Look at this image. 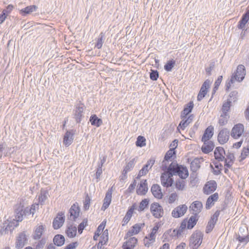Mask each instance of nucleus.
<instances>
[{"mask_svg":"<svg viewBox=\"0 0 249 249\" xmlns=\"http://www.w3.org/2000/svg\"><path fill=\"white\" fill-rule=\"evenodd\" d=\"M161 169L163 171L168 170L170 172V176L178 175L181 179H185L189 176L187 167L184 165H179L176 162H172L168 167L165 161L162 162Z\"/></svg>","mask_w":249,"mask_h":249,"instance_id":"obj_1","label":"nucleus"},{"mask_svg":"<svg viewBox=\"0 0 249 249\" xmlns=\"http://www.w3.org/2000/svg\"><path fill=\"white\" fill-rule=\"evenodd\" d=\"M86 107L81 100H77L72 110V118L76 124L81 123L85 117V111Z\"/></svg>","mask_w":249,"mask_h":249,"instance_id":"obj_2","label":"nucleus"},{"mask_svg":"<svg viewBox=\"0 0 249 249\" xmlns=\"http://www.w3.org/2000/svg\"><path fill=\"white\" fill-rule=\"evenodd\" d=\"M203 238V233L196 230L191 235L189 240V247L191 249H197L201 245Z\"/></svg>","mask_w":249,"mask_h":249,"instance_id":"obj_3","label":"nucleus"},{"mask_svg":"<svg viewBox=\"0 0 249 249\" xmlns=\"http://www.w3.org/2000/svg\"><path fill=\"white\" fill-rule=\"evenodd\" d=\"M234 238L240 244L246 245L249 242V231L248 228L240 227L237 233H235Z\"/></svg>","mask_w":249,"mask_h":249,"instance_id":"obj_4","label":"nucleus"},{"mask_svg":"<svg viewBox=\"0 0 249 249\" xmlns=\"http://www.w3.org/2000/svg\"><path fill=\"white\" fill-rule=\"evenodd\" d=\"M22 203L17 204L14 206L15 217L17 222H21L24 218L28 215V211Z\"/></svg>","mask_w":249,"mask_h":249,"instance_id":"obj_5","label":"nucleus"},{"mask_svg":"<svg viewBox=\"0 0 249 249\" xmlns=\"http://www.w3.org/2000/svg\"><path fill=\"white\" fill-rule=\"evenodd\" d=\"M173 176H170V172L168 170H165L161 174L160 176V181L161 185L166 188L171 187L174 182Z\"/></svg>","mask_w":249,"mask_h":249,"instance_id":"obj_6","label":"nucleus"},{"mask_svg":"<svg viewBox=\"0 0 249 249\" xmlns=\"http://www.w3.org/2000/svg\"><path fill=\"white\" fill-rule=\"evenodd\" d=\"M150 211L153 216L156 218L162 217L164 214L162 206L157 202H154L150 206Z\"/></svg>","mask_w":249,"mask_h":249,"instance_id":"obj_7","label":"nucleus"},{"mask_svg":"<svg viewBox=\"0 0 249 249\" xmlns=\"http://www.w3.org/2000/svg\"><path fill=\"white\" fill-rule=\"evenodd\" d=\"M80 212V208L77 202L74 203L71 207L69 211L68 218L73 221H76L79 217Z\"/></svg>","mask_w":249,"mask_h":249,"instance_id":"obj_8","label":"nucleus"},{"mask_svg":"<svg viewBox=\"0 0 249 249\" xmlns=\"http://www.w3.org/2000/svg\"><path fill=\"white\" fill-rule=\"evenodd\" d=\"M230 131L226 128H223L220 130L217 136V141L220 144L226 143L229 139Z\"/></svg>","mask_w":249,"mask_h":249,"instance_id":"obj_9","label":"nucleus"},{"mask_svg":"<svg viewBox=\"0 0 249 249\" xmlns=\"http://www.w3.org/2000/svg\"><path fill=\"white\" fill-rule=\"evenodd\" d=\"M28 241V238L25 231L20 232L17 237L16 241V248L17 249H22Z\"/></svg>","mask_w":249,"mask_h":249,"instance_id":"obj_10","label":"nucleus"},{"mask_svg":"<svg viewBox=\"0 0 249 249\" xmlns=\"http://www.w3.org/2000/svg\"><path fill=\"white\" fill-rule=\"evenodd\" d=\"M64 222V213L63 212H60L57 214V216L53 220V229L57 230L63 226Z\"/></svg>","mask_w":249,"mask_h":249,"instance_id":"obj_11","label":"nucleus"},{"mask_svg":"<svg viewBox=\"0 0 249 249\" xmlns=\"http://www.w3.org/2000/svg\"><path fill=\"white\" fill-rule=\"evenodd\" d=\"M187 209V206L185 204L180 205L172 211V216L175 218L180 217L184 215Z\"/></svg>","mask_w":249,"mask_h":249,"instance_id":"obj_12","label":"nucleus"},{"mask_svg":"<svg viewBox=\"0 0 249 249\" xmlns=\"http://www.w3.org/2000/svg\"><path fill=\"white\" fill-rule=\"evenodd\" d=\"M210 81L209 79L206 80L203 83L197 96V101H201L206 96L210 88Z\"/></svg>","mask_w":249,"mask_h":249,"instance_id":"obj_13","label":"nucleus"},{"mask_svg":"<svg viewBox=\"0 0 249 249\" xmlns=\"http://www.w3.org/2000/svg\"><path fill=\"white\" fill-rule=\"evenodd\" d=\"M244 127L242 124H237L232 128L231 135L234 139L239 138L243 134Z\"/></svg>","mask_w":249,"mask_h":249,"instance_id":"obj_14","label":"nucleus"},{"mask_svg":"<svg viewBox=\"0 0 249 249\" xmlns=\"http://www.w3.org/2000/svg\"><path fill=\"white\" fill-rule=\"evenodd\" d=\"M217 188V183L214 180L208 181L205 185L203 190L204 193L206 195H209L214 192Z\"/></svg>","mask_w":249,"mask_h":249,"instance_id":"obj_15","label":"nucleus"},{"mask_svg":"<svg viewBox=\"0 0 249 249\" xmlns=\"http://www.w3.org/2000/svg\"><path fill=\"white\" fill-rule=\"evenodd\" d=\"M74 132L73 129L67 130L63 138V143L66 146H69L73 142Z\"/></svg>","mask_w":249,"mask_h":249,"instance_id":"obj_16","label":"nucleus"},{"mask_svg":"<svg viewBox=\"0 0 249 249\" xmlns=\"http://www.w3.org/2000/svg\"><path fill=\"white\" fill-rule=\"evenodd\" d=\"M112 194V187L109 189L106 194V196L103 200V204L101 208L102 211H105L109 206L111 201Z\"/></svg>","mask_w":249,"mask_h":249,"instance_id":"obj_17","label":"nucleus"},{"mask_svg":"<svg viewBox=\"0 0 249 249\" xmlns=\"http://www.w3.org/2000/svg\"><path fill=\"white\" fill-rule=\"evenodd\" d=\"M136 209V204H133L131 206L128 208L126 212L125 215L122 221V226H125L131 219L134 210Z\"/></svg>","mask_w":249,"mask_h":249,"instance_id":"obj_18","label":"nucleus"},{"mask_svg":"<svg viewBox=\"0 0 249 249\" xmlns=\"http://www.w3.org/2000/svg\"><path fill=\"white\" fill-rule=\"evenodd\" d=\"M194 118V114H190L188 117L181 118L182 120L179 124L178 126V129H181L184 130L185 128L192 122Z\"/></svg>","mask_w":249,"mask_h":249,"instance_id":"obj_19","label":"nucleus"},{"mask_svg":"<svg viewBox=\"0 0 249 249\" xmlns=\"http://www.w3.org/2000/svg\"><path fill=\"white\" fill-rule=\"evenodd\" d=\"M203 207L202 202L199 201H194L190 206V209L193 211V214L197 215L201 211Z\"/></svg>","mask_w":249,"mask_h":249,"instance_id":"obj_20","label":"nucleus"},{"mask_svg":"<svg viewBox=\"0 0 249 249\" xmlns=\"http://www.w3.org/2000/svg\"><path fill=\"white\" fill-rule=\"evenodd\" d=\"M224 155H226L224 149L221 146L216 147L214 151L215 159L218 161H222L225 160Z\"/></svg>","mask_w":249,"mask_h":249,"instance_id":"obj_21","label":"nucleus"},{"mask_svg":"<svg viewBox=\"0 0 249 249\" xmlns=\"http://www.w3.org/2000/svg\"><path fill=\"white\" fill-rule=\"evenodd\" d=\"M177 229H175L173 230L169 229L165 232L163 234L164 238L163 241H169L172 238H178L179 237L178 235H177Z\"/></svg>","mask_w":249,"mask_h":249,"instance_id":"obj_22","label":"nucleus"},{"mask_svg":"<svg viewBox=\"0 0 249 249\" xmlns=\"http://www.w3.org/2000/svg\"><path fill=\"white\" fill-rule=\"evenodd\" d=\"M234 73L237 74V77L235 80L238 82H241L245 78L246 75V70L245 66L243 65H239L237 66L236 72Z\"/></svg>","mask_w":249,"mask_h":249,"instance_id":"obj_23","label":"nucleus"},{"mask_svg":"<svg viewBox=\"0 0 249 249\" xmlns=\"http://www.w3.org/2000/svg\"><path fill=\"white\" fill-rule=\"evenodd\" d=\"M204 143L201 147V151L204 154H208L212 151L214 147V144L213 142L202 141Z\"/></svg>","mask_w":249,"mask_h":249,"instance_id":"obj_24","label":"nucleus"},{"mask_svg":"<svg viewBox=\"0 0 249 249\" xmlns=\"http://www.w3.org/2000/svg\"><path fill=\"white\" fill-rule=\"evenodd\" d=\"M148 191L147 184L146 180H142L137 189V194L138 195L143 196L145 195Z\"/></svg>","mask_w":249,"mask_h":249,"instance_id":"obj_25","label":"nucleus"},{"mask_svg":"<svg viewBox=\"0 0 249 249\" xmlns=\"http://www.w3.org/2000/svg\"><path fill=\"white\" fill-rule=\"evenodd\" d=\"M214 128L213 126L210 125L206 128L204 131V134L202 136V141H209L213 135Z\"/></svg>","mask_w":249,"mask_h":249,"instance_id":"obj_26","label":"nucleus"},{"mask_svg":"<svg viewBox=\"0 0 249 249\" xmlns=\"http://www.w3.org/2000/svg\"><path fill=\"white\" fill-rule=\"evenodd\" d=\"M137 239L135 237H130L128 240L124 242L122 248L123 249H133L137 244Z\"/></svg>","mask_w":249,"mask_h":249,"instance_id":"obj_27","label":"nucleus"},{"mask_svg":"<svg viewBox=\"0 0 249 249\" xmlns=\"http://www.w3.org/2000/svg\"><path fill=\"white\" fill-rule=\"evenodd\" d=\"M151 191L155 197L158 199L162 198L163 195L159 185L157 184H153L151 188Z\"/></svg>","mask_w":249,"mask_h":249,"instance_id":"obj_28","label":"nucleus"},{"mask_svg":"<svg viewBox=\"0 0 249 249\" xmlns=\"http://www.w3.org/2000/svg\"><path fill=\"white\" fill-rule=\"evenodd\" d=\"M194 106V103L193 101H190L188 104H186L181 113V118H186V117L192 112Z\"/></svg>","mask_w":249,"mask_h":249,"instance_id":"obj_29","label":"nucleus"},{"mask_svg":"<svg viewBox=\"0 0 249 249\" xmlns=\"http://www.w3.org/2000/svg\"><path fill=\"white\" fill-rule=\"evenodd\" d=\"M218 194L215 193L211 195L207 199L206 202V209L208 210L214 204V202L216 201L218 199Z\"/></svg>","mask_w":249,"mask_h":249,"instance_id":"obj_30","label":"nucleus"},{"mask_svg":"<svg viewBox=\"0 0 249 249\" xmlns=\"http://www.w3.org/2000/svg\"><path fill=\"white\" fill-rule=\"evenodd\" d=\"M66 234L69 238L74 237L77 233V228L76 226L72 224L68 225L66 230Z\"/></svg>","mask_w":249,"mask_h":249,"instance_id":"obj_31","label":"nucleus"},{"mask_svg":"<svg viewBox=\"0 0 249 249\" xmlns=\"http://www.w3.org/2000/svg\"><path fill=\"white\" fill-rule=\"evenodd\" d=\"M37 8V7L36 5H29L21 9L19 11V13L22 16H26L27 15L29 14L34 11H36Z\"/></svg>","mask_w":249,"mask_h":249,"instance_id":"obj_32","label":"nucleus"},{"mask_svg":"<svg viewBox=\"0 0 249 249\" xmlns=\"http://www.w3.org/2000/svg\"><path fill=\"white\" fill-rule=\"evenodd\" d=\"M89 122L91 124L96 127H99L103 124V121L99 118L96 114H92L89 118Z\"/></svg>","mask_w":249,"mask_h":249,"instance_id":"obj_33","label":"nucleus"},{"mask_svg":"<svg viewBox=\"0 0 249 249\" xmlns=\"http://www.w3.org/2000/svg\"><path fill=\"white\" fill-rule=\"evenodd\" d=\"M65 241V237L61 234H56L53 238V242L54 245L58 247L63 246Z\"/></svg>","mask_w":249,"mask_h":249,"instance_id":"obj_34","label":"nucleus"},{"mask_svg":"<svg viewBox=\"0 0 249 249\" xmlns=\"http://www.w3.org/2000/svg\"><path fill=\"white\" fill-rule=\"evenodd\" d=\"M155 160L154 158H151L146 162V163L143 166V167L140 170L142 171V173L143 172L144 174H146L149 170L150 169L153 165L154 164Z\"/></svg>","mask_w":249,"mask_h":249,"instance_id":"obj_35","label":"nucleus"},{"mask_svg":"<svg viewBox=\"0 0 249 249\" xmlns=\"http://www.w3.org/2000/svg\"><path fill=\"white\" fill-rule=\"evenodd\" d=\"M197 215H193L188 220L187 219V229L189 230L192 229L196 225L198 218Z\"/></svg>","mask_w":249,"mask_h":249,"instance_id":"obj_36","label":"nucleus"},{"mask_svg":"<svg viewBox=\"0 0 249 249\" xmlns=\"http://www.w3.org/2000/svg\"><path fill=\"white\" fill-rule=\"evenodd\" d=\"M142 224H136L134 225L132 227L131 230H129L127 233L126 235L127 236H131L133 235V234H138L141 231V229L142 228Z\"/></svg>","mask_w":249,"mask_h":249,"instance_id":"obj_37","label":"nucleus"},{"mask_svg":"<svg viewBox=\"0 0 249 249\" xmlns=\"http://www.w3.org/2000/svg\"><path fill=\"white\" fill-rule=\"evenodd\" d=\"M49 196V192L47 190H41L38 196L39 203L42 205L44 204L45 201L47 199Z\"/></svg>","mask_w":249,"mask_h":249,"instance_id":"obj_38","label":"nucleus"},{"mask_svg":"<svg viewBox=\"0 0 249 249\" xmlns=\"http://www.w3.org/2000/svg\"><path fill=\"white\" fill-rule=\"evenodd\" d=\"M200 167V160L198 158H195L190 163V168L193 172H196Z\"/></svg>","mask_w":249,"mask_h":249,"instance_id":"obj_39","label":"nucleus"},{"mask_svg":"<svg viewBox=\"0 0 249 249\" xmlns=\"http://www.w3.org/2000/svg\"><path fill=\"white\" fill-rule=\"evenodd\" d=\"M136 162V158L132 159L126 163V165L124 168L123 171H125V173H128V172L131 171L134 168Z\"/></svg>","mask_w":249,"mask_h":249,"instance_id":"obj_40","label":"nucleus"},{"mask_svg":"<svg viewBox=\"0 0 249 249\" xmlns=\"http://www.w3.org/2000/svg\"><path fill=\"white\" fill-rule=\"evenodd\" d=\"M44 229V227L42 225H40L37 227L35 230L34 238L35 239H39L42 235Z\"/></svg>","mask_w":249,"mask_h":249,"instance_id":"obj_41","label":"nucleus"},{"mask_svg":"<svg viewBox=\"0 0 249 249\" xmlns=\"http://www.w3.org/2000/svg\"><path fill=\"white\" fill-rule=\"evenodd\" d=\"M229 118L228 114H221L218 121L219 124L221 126L226 125L228 123Z\"/></svg>","mask_w":249,"mask_h":249,"instance_id":"obj_42","label":"nucleus"},{"mask_svg":"<svg viewBox=\"0 0 249 249\" xmlns=\"http://www.w3.org/2000/svg\"><path fill=\"white\" fill-rule=\"evenodd\" d=\"M176 64V61L174 59H171L167 62L164 66V70L169 72L172 70L173 68Z\"/></svg>","mask_w":249,"mask_h":249,"instance_id":"obj_43","label":"nucleus"},{"mask_svg":"<svg viewBox=\"0 0 249 249\" xmlns=\"http://www.w3.org/2000/svg\"><path fill=\"white\" fill-rule=\"evenodd\" d=\"M146 139L144 137L139 136L137 138L136 145L138 147H142L146 145Z\"/></svg>","mask_w":249,"mask_h":249,"instance_id":"obj_44","label":"nucleus"},{"mask_svg":"<svg viewBox=\"0 0 249 249\" xmlns=\"http://www.w3.org/2000/svg\"><path fill=\"white\" fill-rule=\"evenodd\" d=\"M149 200L147 198L142 199L140 203L138 211L139 212L143 211L145 208L148 207Z\"/></svg>","mask_w":249,"mask_h":249,"instance_id":"obj_45","label":"nucleus"},{"mask_svg":"<svg viewBox=\"0 0 249 249\" xmlns=\"http://www.w3.org/2000/svg\"><path fill=\"white\" fill-rule=\"evenodd\" d=\"M105 36V34L101 32L99 36V37L98 38L96 43L95 45V47L98 48V49H101L103 46V44L104 42V38Z\"/></svg>","mask_w":249,"mask_h":249,"instance_id":"obj_46","label":"nucleus"},{"mask_svg":"<svg viewBox=\"0 0 249 249\" xmlns=\"http://www.w3.org/2000/svg\"><path fill=\"white\" fill-rule=\"evenodd\" d=\"M249 20V18L243 15L241 19L238 22L237 27L240 29H243L245 27V25L248 22Z\"/></svg>","mask_w":249,"mask_h":249,"instance_id":"obj_47","label":"nucleus"},{"mask_svg":"<svg viewBox=\"0 0 249 249\" xmlns=\"http://www.w3.org/2000/svg\"><path fill=\"white\" fill-rule=\"evenodd\" d=\"M231 101L228 100L225 102L222 107V113L228 114V112L230 109Z\"/></svg>","mask_w":249,"mask_h":249,"instance_id":"obj_48","label":"nucleus"},{"mask_svg":"<svg viewBox=\"0 0 249 249\" xmlns=\"http://www.w3.org/2000/svg\"><path fill=\"white\" fill-rule=\"evenodd\" d=\"M174 155H176V152L172 149H170L165 154L164 160L163 161H165L166 163V161L172 158Z\"/></svg>","mask_w":249,"mask_h":249,"instance_id":"obj_49","label":"nucleus"},{"mask_svg":"<svg viewBox=\"0 0 249 249\" xmlns=\"http://www.w3.org/2000/svg\"><path fill=\"white\" fill-rule=\"evenodd\" d=\"M216 223V222L213 221H211V220L210 219L206 226L205 230L206 233H209L211 232L214 228Z\"/></svg>","mask_w":249,"mask_h":249,"instance_id":"obj_50","label":"nucleus"},{"mask_svg":"<svg viewBox=\"0 0 249 249\" xmlns=\"http://www.w3.org/2000/svg\"><path fill=\"white\" fill-rule=\"evenodd\" d=\"M237 77V74L236 73H233L232 74V76H231V79L226 83V90L228 91L231 86V84L234 83L235 81H236L235 79H236Z\"/></svg>","mask_w":249,"mask_h":249,"instance_id":"obj_51","label":"nucleus"},{"mask_svg":"<svg viewBox=\"0 0 249 249\" xmlns=\"http://www.w3.org/2000/svg\"><path fill=\"white\" fill-rule=\"evenodd\" d=\"M185 185V182L183 180L178 179L176 181V188L179 190H183Z\"/></svg>","mask_w":249,"mask_h":249,"instance_id":"obj_52","label":"nucleus"},{"mask_svg":"<svg viewBox=\"0 0 249 249\" xmlns=\"http://www.w3.org/2000/svg\"><path fill=\"white\" fill-rule=\"evenodd\" d=\"M88 220L87 218L83 219L82 222L78 225V231L79 234H81L85 227L87 225Z\"/></svg>","mask_w":249,"mask_h":249,"instance_id":"obj_53","label":"nucleus"},{"mask_svg":"<svg viewBox=\"0 0 249 249\" xmlns=\"http://www.w3.org/2000/svg\"><path fill=\"white\" fill-rule=\"evenodd\" d=\"M159 74L157 70H151L150 72V78L153 81H156L159 78Z\"/></svg>","mask_w":249,"mask_h":249,"instance_id":"obj_54","label":"nucleus"},{"mask_svg":"<svg viewBox=\"0 0 249 249\" xmlns=\"http://www.w3.org/2000/svg\"><path fill=\"white\" fill-rule=\"evenodd\" d=\"M249 154V149L246 147H243L241 153L240 161L244 160L246 158V157L248 156Z\"/></svg>","mask_w":249,"mask_h":249,"instance_id":"obj_55","label":"nucleus"},{"mask_svg":"<svg viewBox=\"0 0 249 249\" xmlns=\"http://www.w3.org/2000/svg\"><path fill=\"white\" fill-rule=\"evenodd\" d=\"M90 202V198L89 195L87 194L85 197L84 201V209L87 211L89 209Z\"/></svg>","mask_w":249,"mask_h":249,"instance_id":"obj_56","label":"nucleus"},{"mask_svg":"<svg viewBox=\"0 0 249 249\" xmlns=\"http://www.w3.org/2000/svg\"><path fill=\"white\" fill-rule=\"evenodd\" d=\"M38 204H32L31 206V207H26V210H27V211H28V215L31 214H32L33 215H34V214L35 213V210H36V206H38Z\"/></svg>","mask_w":249,"mask_h":249,"instance_id":"obj_57","label":"nucleus"},{"mask_svg":"<svg viewBox=\"0 0 249 249\" xmlns=\"http://www.w3.org/2000/svg\"><path fill=\"white\" fill-rule=\"evenodd\" d=\"M46 243V240L42 239L39 240L36 245L35 249H43Z\"/></svg>","mask_w":249,"mask_h":249,"instance_id":"obj_58","label":"nucleus"},{"mask_svg":"<svg viewBox=\"0 0 249 249\" xmlns=\"http://www.w3.org/2000/svg\"><path fill=\"white\" fill-rule=\"evenodd\" d=\"M14 8V6L12 4H9L5 9L2 11V12L4 13V15L7 16L12 11Z\"/></svg>","mask_w":249,"mask_h":249,"instance_id":"obj_59","label":"nucleus"},{"mask_svg":"<svg viewBox=\"0 0 249 249\" xmlns=\"http://www.w3.org/2000/svg\"><path fill=\"white\" fill-rule=\"evenodd\" d=\"M198 125L196 123L194 125V126L190 129L189 131V135L191 137H193L194 136L196 131L197 130Z\"/></svg>","mask_w":249,"mask_h":249,"instance_id":"obj_60","label":"nucleus"},{"mask_svg":"<svg viewBox=\"0 0 249 249\" xmlns=\"http://www.w3.org/2000/svg\"><path fill=\"white\" fill-rule=\"evenodd\" d=\"M101 227L102 226H99L96 231H95L94 235L93 236L94 240H97L98 237L100 235L101 231L103 230V229H102Z\"/></svg>","mask_w":249,"mask_h":249,"instance_id":"obj_61","label":"nucleus"},{"mask_svg":"<svg viewBox=\"0 0 249 249\" xmlns=\"http://www.w3.org/2000/svg\"><path fill=\"white\" fill-rule=\"evenodd\" d=\"M177 196H177V194L176 193H172L170 195L169 199H168L169 203L172 204V203H174L175 201V200H176Z\"/></svg>","mask_w":249,"mask_h":249,"instance_id":"obj_62","label":"nucleus"},{"mask_svg":"<svg viewBox=\"0 0 249 249\" xmlns=\"http://www.w3.org/2000/svg\"><path fill=\"white\" fill-rule=\"evenodd\" d=\"M220 211L219 210L216 211L211 216L210 220H211V221H213L216 222L220 215Z\"/></svg>","mask_w":249,"mask_h":249,"instance_id":"obj_63","label":"nucleus"},{"mask_svg":"<svg viewBox=\"0 0 249 249\" xmlns=\"http://www.w3.org/2000/svg\"><path fill=\"white\" fill-rule=\"evenodd\" d=\"M77 245V242H72L68 245L64 249H75Z\"/></svg>","mask_w":249,"mask_h":249,"instance_id":"obj_64","label":"nucleus"}]
</instances>
